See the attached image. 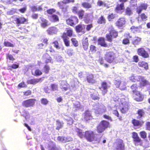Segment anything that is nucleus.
Segmentation results:
<instances>
[{
    "mask_svg": "<svg viewBox=\"0 0 150 150\" xmlns=\"http://www.w3.org/2000/svg\"><path fill=\"white\" fill-rule=\"evenodd\" d=\"M64 42L65 45L67 47L70 46V42L69 40V38L67 36L66 33H64L61 36Z\"/></svg>",
    "mask_w": 150,
    "mask_h": 150,
    "instance_id": "nucleus-22",
    "label": "nucleus"
},
{
    "mask_svg": "<svg viewBox=\"0 0 150 150\" xmlns=\"http://www.w3.org/2000/svg\"><path fill=\"white\" fill-rule=\"evenodd\" d=\"M109 127L110 123L108 121L104 120H102L97 126L96 131L98 133H101Z\"/></svg>",
    "mask_w": 150,
    "mask_h": 150,
    "instance_id": "nucleus-1",
    "label": "nucleus"
},
{
    "mask_svg": "<svg viewBox=\"0 0 150 150\" xmlns=\"http://www.w3.org/2000/svg\"><path fill=\"white\" fill-rule=\"evenodd\" d=\"M134 100L137 102L142 101L144 98L143 95L139 91L132 94Z\"/></svg>",
    "mask_w": 150,
    "mask_h": 150,
    "instance_id": "nucleus-12",
    "label": "nucleus"
},
{
    "mask_svg": "<svg viewBox=\"0 0 150 150\" xmlns=\"http://www.w3.org/2000/svg\"><path fill=\"white\" fill-rule=\"evenodd\" d=\"M36 100L35 98H30L25 100L22 102V105L25 108L33 107L34 106Z\"/></svg>",
    "mask_w": 150,
    "mask_h": 150,
    "instance_id": "nucleus-6",
    "label": "nucleus"
},
{
    "mask_svg": "<svg viewBox=\"0 0 150 150\" xmlns=\"http://www.w3.org/2000/svg\"><path fill=\"white\" fill-rule=\"evenodd\" d=\"M131 31L133 33H135L140 31L139 27L134 26H132L130 28Z\"/></svg>",
    "mask_w": 150,
    "mask_h": 150,
    "instance_id": "nucleus-39",
    "label": "nucleus"
},
{
    "mask_svg": "<svg viewBox=\"0 0 150 150\" xmlns=\"http://www.w3.org/2000/svg\"><path fill=\"white\" fill-rule=\"evenodd\" d=\"M4 45L5 46L7 47H13L14 45L8 41H5L4 43Z\"/></svg>",
    "mask_w": 150,
    "mask_h": 150,
    "instance_id": "nucleus-49",
    "label": "nucleus"
},
{
    "mask_svg": "<svg viewBox=\"0 0 150 150\" xmlns=\"http://www.w3.org/2000/svg\"><path fill=\"white\" fill-rule=\"evenodd\" d=\"M89 50L92 53H95L96 51V47L95 46L91 45L89 47Z\"/></svg>",
    "mask_w": 150,
    "mask_h": 150,
    "instance_id": "nucleus-45",
    "label": "nucleus"
},
{
    "mask_svg": "<svg viewBox=\"0 0 150 150\" xmlns=\"http://www.w3.org/2000/svg\"><path fill=\"white\" fill-rule=\"evenodd\" d=\"M141 40V38L138 37H135L132 41V43L134 45H138Z\"/></svg>",
    "mask_w": 150,
    "mask_h": 150,
    "instance_id": "nucleus-33",
    "label": "nucleus"
},
{
    "mask_svg": "<svg viewBox=\"0 0 150 150\" xmlns=\"http://www.w3.org/2000/svg\"><path fill=\"white\" fill-rule=\"evenodd\" d=\"M81 5L83 8H85L88 9L92 7L91 4L87 2H83L82 3Z\"/></svg>",
    "mask_w": 150,
    "mask_h": 150,
    "instance_id": "nucleus-40",
    "label": "nucleus"
},
{
    "mask_svg": "<svg viewBox=\"0 0 150 150\" xmlns=\"http://www.w3.org/2000/svg\"><path fill=\"white\" fill-rule=\"evenodd\" d=\"M72 11L75 14H77L78 12V8L76 6H73L72 8Z\"/></svg>",
    "mask_w": 150,
    "mask_h": 150,
    "instance_id": "nucleus-61",
    "label": "nucleus"
},
{
    "mask_svg": "<svg viewBox=\"0 0 150 150\" xmlns=\"http://www.w3.org/2000/svg\"><path fill=\"white\" fill-rule=\"evenodd\" d=\"M6 59H8L9 60L13 61L15 60V59L13 56L10 54H6Z\"/></svg>",
    "mask_w": 150,
    "mask_h": 150,
    "instance_id": "nucleus-50",
    "label": "nucleus"
},
{
    "mask_svg": "<svg viewBox=\"0 0 150 150\" xmlns=\"http://www.w3.org/2000/svg\"><path fill=\"white\" fill-rule=\"evenodd\" d=\"M67 53L69 56H71L73 54V50L71 48L68 49L67 51Z\"/></svg>",
    "mask_w": 150,
    "mask_h": 150,
    "instance_id": "nucleus-60",
    "label": "nucleus"
},
{
    "mask_svg": "<svg viewBox=\"0 0 150 150\" xmlns=\"http://www.w3.org/2000/svg\"><path fill=\"white\" fill-rule=\"evenodd\" d=\"M32 94V91L30 90H27L26 91L23 92L24 96H27L30 95Z\"/></svg>",
    "mask_w": 150,
    "mask_h": 150,
    "instance_id": "nucleus-59",
    "label": "nucleus"
},
{
    "mask_svg": "<svg viewBox=\"0 0 150 150\" xmlns=\"http://www.w3.org/2000/svg\"><path fill=\"white\" fill-rule=\"evenodd\" d=\"M18 86L20 88L26 87L27 86V85L23 81H22L19 83L18 84Z\"/></svg>",
    "mask_w": 150,
    "mask_h": 150,
    "instance_id": "nucleus-64",
    "label": "nucleus"
},
{
    "mask_svg": "<svg viewBox=\"0 0 150 150\" xmlns=\"http://www.w3.org/2000/svg\"><path fill=\"white\" fill-rule=\"evenodd\" d=\"M124 9V3H121L120 4H117V5L115 10L117 11H120L123 10Z\"/></svg>",
    "mask_w": 150,
    "mask_h": 150,
    "instance_id": "nucleus-37",
    "label": "nucleus"
},
{
    "mask_svg": "<svg viewBox=\"0 0 150 150\" xmlns=\"http://www.w3.org/2000/svg\"><path fill=\"white\" fill-rule=\"evenodd\" d=\"M41 103L44 105H47L48 103V100L45 98H42L40 100Z\"/></svg>",
    "mask_w": 150,
    "mask_h": 150,
    "instance_id": "nucleus-56",
    "label": "nucleus"
},
{
    "mask_svg": "<svg viewBox=\"0 0 150 150\" xmlns=\"http://www.w3.org/2000/svg\"><path fill=\"white\" fill-rule=\"evenodd\" d=\"M78 21L79 20L77 17L75 16H71L66 20L67 25L72 26L77 23Z\"/></svg>",
    "mask_w": 150,
    "mask_h": 150,
    "instance_id": "nucleus-8",
    "label": "nucleus"
},
{
    "mask_svg": "<svg viewBox=\"0 0 150 150\" xmlns=\"http://www.w3.org/2000/svg\"><path fill=\"white\" fill-rule=\"evenodd\" d=\"M118 37V32L116 30L112 29L109 31V33L106 34L105 38L107 41L112 42L113 40Z\"/></svg>",
    "mask_w": 150,
    "mask_h": 150,
    "instance_id": "nucleus-2",
    "label": "nucleus"
},
{
    "mask_svg": "<svg viewBox=\"0 0 150 150\" xmlns=\"http://www.w3.org/2000/svg\"><path fill=\"white\" fill-rule=\"evenodd\" d=\"M31 72L32 75L35 76H40L42 74L41 71L38 69H35L34 71H32Z\"/></svg>",
    "mask_w": 150,
    "mask_h": 150,
    "instance_id": "nucleus-35",
    "label": "nucleus"
},
{
    "mask_svg": "<svg viewBox=\"0 0 150 150\" xmlns=\"http://www.w3.org/2000/svg\"><path fill=\"white\" fill-rule=\"evenodd\" d=\"M98 44L101 46L104 47H109L112 45V44L108 45L106 43L105 38L104 37H99L98 39Z\"/></svg>",
    "mask_w": 150,
    "mask_h": 150,
    "instance_id": "nucleus-16",
    "label": "nucleus"
},
{
    "mask_svg": "<svg viewBox=\"0 0 150 150\" xmlns=\"http://www.w3.org/2000/svg\"><path fill=\"white\" fill-rule=\"evenodd\" d=\"M131 122L134 126L139 127L142 126L144 123V122L143 121H140L135 119H132Z\"/></svg>",
    "mask_w": 150,
    "mask_h": 150,
    "instance_id": "nucleus-18",
    "label": "nucleus"
},
{
    "mask_svg": "<svg viewBox=\"0 0 150 150\" xmlns=\"http://www.w3.org/2000/svg\"><path fill=\"white\" fill-rule=\"evenodd\" d=\"M30 9L32 11L34 12L41 11L42 10V8L41 6H39L38 8L36 6H33L30 7Z\"/></svg>",
    "mask_w": 150,
    "mask_h": 150,
    "instance_id": "nucleus-42",
    "label": "nucleus"
},
{
    "mask_svg": "<svg viewBox=\"0 0 150 150\" xmlns=\"http://www.w3.org/2000/svg\"><path fill=\"white\" fill-rule=\"evenodd\" d=\"M40 18L41 21L40 25L41 27L45 28L49 25L48 22L47 20L42 17H40Z\"/></svg>",
    "mask_w": 150,
    "mask_h": 150,
    "instance_id": "nucleus-25",
    "label": "nucleus"
},
{
    "mask_svg": "<svg viewBox=\"0 0 150 150\" xmlns=\"http://www.w3.org/2000/svg\"><path fill=\"white\" fill-rule=\"evenodd\" d=\"M100 112H99V114H101L103 113H104L106 111V107L104 105H103L102 106L101 108H100L99 110Z\"/></svg>",
    "mask_w": 150,
    "mask_h": 150,
    "instance_id": "nucleus-55",
    "label": "nucleus"
},
{
    "mask_svg": "<svg viewBox=\"0 0 150 150\" xmlns=\"http://www.w3.org/2000/svg\"><path fill=\"white\" fill-rule=\"evenodd\" d=\"M85 13V11L83 9H81L79 10L77 13V15L79 19H82L83 18H84V21L86 23H89L90 20L88 18V14L87 13L86 14L84 17H83Z\"/></svg>",
    "mask_w": 150,
    "mask_h": 150,
    "instance_id": "nucleus-9",
    "label": "nucleus"
},
{
    "mask_svg": "<svg viewBox=\"0 0 150 150\" xmlns=\"http://www.w3.org/2000/svg\"><path fill=\"white\" fill-rule=\"evenodd\" d=\"M85 25L81 24L77 25L75 28L76 32L77 33L83 32L85 33Z\"/></svg>",
    "mask_w": 150,
    "mask_h": 150,
    "instance_id": "nucleus-24",
    "label": "nucleus"
},
{
    "mask_svg": "<svg viewBox=\"0 0 150 150\" xmlns=\"http://www.w3.org/2000/svg\"><path fill=\"white\" fill-rule=\"evenodd\" d=\"M92 118V116L89 112H87L85 113L83 118L84 121H88L91 120Z\"/></svg>",
    "mask_w": 150,
    "mask_h": 150,
    "instance_id": "nucleus-32",
    "label": "nucleus"
},
{
    "mask_svg": "<svg viewBox=\"0 0 150 150\" xmlns=\"http://www.w3.org/2000/svg\"><path fill=\"white\" fill-rule=\"evenodd\" d=\"M138 87V86L136 83H134L131 86L130 88L132 92V94L139 91H137Z\"/></svg>",
    "mask_w": 150,
    "mask_h": 150,
    "instance_id": "nucleus-34",
    "label": "nucleus"
},
{
    "mask_svg": "<svg viewBox=\"0 0 150 150\" xmlns=\"http://www.w3.org/2000/svg\"><path fill=\"white\" fill-rule=\"evenodd\" d=\"M46 11L48 14L52 15L56 11V10L54 8H50L47 10Z\"/></svg>",
    "mask_w": 150,
    "mask_h": 150,
    "instance_id": "nucleus-58",
    "label": "nucleus"
},
{
    "mask_svg": "<svg viewBox=\"0 0 150 150\" xmlns=\"http://www.w3.org/2000/svg\"><path fill=\"white\" fill-rule=\"evenodd\" d=\"M14 21L15 22V24L17 26H19L21 24H27L28 23V20L23 16H18L15 18Z\"/></svg>",
    "mask_w": 150,
    "mask_h": 150,
    "instance_id": "nucleus-4",
    "label": "nucleus"
},
{
    "mask_svg": "<svg viewBox=\"0 0 150 150\" xmlns=\"http://www.w3.org/2000/svg\"><path fill=\"white\" fill-rule=\"evenodd\" d=\"M57 28L53 26L49 27L47 30L48 34L49 35H52L53 34H56L57 32Z\"/></svg>",
    "mask_w": 150,
    "mask_h": 150,
    "instance_id": "nucleus-29",
    "label": "nucleus"
},
{
    "mask_svg": "<svg viewBox=\"0 0 150 150\" xmlns=\"http://www.w3.org/2000/svg\"><path fill=\"white\" fill-rule=\"evenodd\" d=\"M66 34L67 37H71L73 35L72 30L70 29H67V30Z\"/></svg>",
    "mask_w": 150,
    "mask_h": 150,
    "instance_id": "nucleus-51",
    "label": "nucleus"
},
{
    "mask_svg": "<svg viewBox=\"0 0 150 150\" xmlns=\"http://www.w3.org/2000/svg\"><path fill=\"white\" fill-rule=\"evenodd\" d=\"M148 5L146 4L141 3L136 9L137 12L139 14L143 10H146L147 8Z\"/></svg>",
    "mask_w": 150,
    "mask_h": 150,
    "instance_id": "nucleus-20",
    "label": "nucleus"
},
{
    "mask_svg": "<svg viewBox=\"0 0 150 150\" xmlns=\"http://www.w3.org/2000/svg\"><path fill=\"white\" fill-rule=\"evenodd\" d=\"M82 47L85 51H86L88 49L89 43L88 38L86 37L85 38H83L82 41Z\"/></svg>",
    "mask_w": 150,
    "mask_h": 150,
    "instance_id": "nucleus-27",
    "label": "nucleus"
},
{
    "mask_svg": "<svg viewBox=\"0 0 150 150\" xmlns=\"http://www.w3.org/2000/svg\"><path fill=\"white\" fill-rule=\"evenodd\" d=\"M139 134L141 137L145 139L147 137V133L145 131H142L139 132Z\"/></svg>",
    "mask_w": 150,
    "mask_h": 150,
    "instance_id": "nucleus-44",
    "label": "nucleus"
},
{
    "mask_svg": "<svg viewBox=\"0 0 150 150\" xmlns=\"http://www.w3.org/2000/svg\"><path fill=\"white\" fill-rule=\"evenodd\" d=\"M125 15L130 16L133 14V12L131 8L129 7H127L124 11Z\"/></svg>",
    "mask_w": 150,
    "mask_h": 150,
    "instance_id": "nucleus-36",
    "label": "nucleus"
},
{
    "mask_svg": "<svg viewBox=\"0 0 150 150\" xmlns=\"http://www.w3.org/2000/svg\"><path fill=\"white\" fill-rule=\"evenodd\" d=\"M132 137L133 142L136 146H142L143 144L142 140L139 136L137 133L133 132L132 133Z\"/></svg>",
    "mask_w": 150,
    "mask_h": 150,
    "instance_id": "nucleus-5",
    "label": "nucleus"
},
{
    "mask_svg": "<svg viewBox=\"0 0 150 150\" xmlns=\"http://www.w3.org/2000/svg\"><path fill=\"white\" fill-rule=\"evenodd\" d=\"M50 19L54 22H57L59 21L58 16L56 14H52L50 16Z\"/></svg>",
    "mask_w": 150,
    "mask_h": 150,
    "instance_id": "nucleus-38",
    "label": "nucleus"
},
{
    "mask_svg": "<svg viewBox=\"0 0 150 150\" xmlns=\"http://www.w3.org/2000/svg\"><path fill=\"white\" fill-rule=\"evenodd\" d=\"M97 23L98 24H105L106 23V20L103 16H101L98 19Z\"/></svg>",
    "mask_w": 150,
    "mask_h": 150,
    "instance_id": "nucleus-43",
    "label": "nucleus"
},
{
    "mask_svg": "<svg viewBox=\"0 0 150 150\" xmlns=\"http://www.w3.org/2000/svg\"><path fill=\"white\" fill-rule=\"evenodd\" d=\"M71 40L72 44L75 47H77L79 45L78 41L77 40L76 38H72L71 39Z\"/></svg>",
    "mask_w": 150,
    "mask_h": 150,
    "instance_id": "nucleus-48",
    "label": "nucleus"
},
{
    "mask_svg": "<svg viewBox=\"0 0 150 150\" xmlns=\"http://www.w3.org/2000/svg\"><path fill=\"white\" fill-rule=\"evenodd\" d=\"M86 80L88 83H93L96 82L94 74L92 73H88L87 74Z\"/></svg>",
    "mask_w": 150,
    "mask_h": 150,
    "instance_id": "nucleus-19",
    "label": "nucleus"
},
{
    "mask_svg": "<svg viewBox=\"0 0 150 150\" xmlns=\"http://www.w3.org/2000/svg\"><path fill=\"white\" fill-rule=\"evenodd\" d=\"M121 83V81L120 80H115L114 82V84L117 88H119Z\"/></svg>",
    "mask_w": 150,
    "mask_h": 150,
    "instance_id": "nucleus-54",
    "label": "nucleus"
},
{
    "mask_svg": "<svg viewBox=\"0 0 150 150\" xmlns=\"http://www.w3.org/2000/svg\"><path fill=\"white\" fill-rule=\"evenodd\" d=\"M115 17V14L111 13V14H109L108 17L107 18L108 20L109 21H111L112 19H114Z\"/></svg>",
    "mask_w": 150,
    "mask_h": 150,
    "instance_id": "nucleus-53",
    "label": "nucleus"
},
{
    "mask_svg": "<svg viewBox=\"0 0 150 150\" xmlns=\"http://www.w3.org/2000/svg\"><path fill=\"white\" fill-rule=\"evenodd\" d=\"M138 66L141 67L143 68L144 69L146 70L149 69V67L148 63L144 61H141L138 63Z\"/></svg>",
    "mask_w": 150,
    "mask_h": 150,
    "instance_id": "nucleus-26",
    "label": "nucleus"
},
{
    "mask_svg": "<svg viewBox=\"0 0 150 150\" xmlns=\"http://www.w3.org/2000/svg\"><path fill=\"white\" fill-rule=\"evenodd\" d=\"M57 140L61 142L65 143L72 141L73 139L69 137L58 136L57 138Z\"/></svg>",
    "mask_w": 150,
    "mask_h": 150,
    "instance_id": "nucleus-17",
    "label": "nucleus"
},
{
    "mask_svg": "<svg viewBox=\"0 0 150 150\" xmlns=\"http://www.w3.org/2000/svg\"><path fill=\"white\" fill-rule=\"evenodd\" d=\"M75 0H63L62 2H58V5L60 8L62 10L67 11V7H65L62 4H66L74 2Z\"/></svg>",
    "mask_w": 150,
    "mask_h": 150,
    "instance_id": "nucleus-11",
    "label": "nucleus"
},
{
    "mask_svg": "<svg viewBox=\"0 0 150 150\" xmlns=\"http://www.w3.org/2000/svg\"><path fill=\"white\" fill-rule=\"evenodd\" d=\"M105 58L107 62L111 63L115 61L116 57L115 53L111 51L106 53Z\"/></svg>",
    "mask_w": 150,
    "mask_h": 150,
    "instance_id": "nucleus-3",
    "label": "nucleus"
},
{
    "mask_svg": "<svg viewBox=\"0 0 150 150\" xmlns=\"http://www.w3.org/2000/svg\"><path fill=\"white\" fill-rule=\"evenodd\" d=\"M140 17L142 21H144L147 20L148 17L145 13H143L140 15Z\"/></svg>",
    "mask_w": 150,
    "mask_h": 150,
    "instance_id": "nucleus-52",
    "label": "nucleus"
},
{
    "mask_svg": "<svg viewBox=\"0 0 150 150\" xmlns=\"http://www.w3.org/2000/svg\"><path fill=\"white\" fill-rule=\"evenodd\" d=\"M108 87L109 86L106 81H103L101 83V87L99 88L101 90L102 93L103 95L107 93Z\"/></svg>",
    "mask_w": 150,
    "mask_h": 150,
    "instance_id": "nucleus-14",
    "label": "nucleus"
},
{
    "mask_svg": "<svg viewBox=\"0 0 150 150\" xmlns=\"http://www.w3.org/2000/svg\"><path fill=\"white\" fill-rule=\"evenodd\" d=\"M56 129L57 130H59L60 129L62 128L63 122H60L59 120H57L56 121Z\"/></svg>",
    "mask_w": 150,
    "mask_h": 150,
    "instance_id": "nucleus-41",
    "label": "nucleus"
},
{
    "mask_svg": "<svg viewBox=\"0 0 150 150\" xmlns=\"http://www.w3.org/2000/svg\"><path fill=\"white\" fill-rule=\"evenodd\" d=\"M126 23V19L125 18L121 17L119 18L115 23L116 26L119 28L123 27Z\"/></svg>",
    "mask_w": 150,
    "mask_h": 150,
    "instance_id": "nucleus-13",
    "label": "nucleus"
},
{
    "mask_svg": "<svg viewBox=\"0 0 150 150\" xmlns=\"http://www.w3.org/2000/svg\"><path fill=\"white\" fill-rule=\"evenodd\" d=\"M119 88L122 90H125L126 88V87L125 84L124 83H121Z\"/></svg>",
    "mask_w": 150,
    "mask_h": 150,
    "instance_id": "nucleus-63",
    "label": "nucleus"
},
{
    "mask_svg": "<svg viewBox=\"0 0 150 150\" xmlns=\"http://www.w3.org/2000/svg\"><path fill=\"white\" fill-rule=\"evenodd\" d=\"M51 88L53 91L57 90L58 89L57 85L53 83L51 85Z\"/></svg>",
    "mask_w": 150,
    "mask_h": 150,
    "instance_id": "nucleus-62",
    "label": "nucleus"
},
{
    "mask_svg": "<svg viewBox=\"0 0 150 150\" xmlns=\"http://www.w3.org/2000/svg\"><path fill=\"white\" fill-rule=\"evenodd\" d=\"M84 137L88 141L91 142L95 139V134L91 130H87L85 131Z\"/></svg>",
    "mask_w": 150,
    "mask_h": 150,
    "instance_id": "nucleus-7",
    "label": "nucleus"
},
{
    "mask_svg": "<svg viewBox=\"0 0 150 150\" xmlns=\"http://www.w3.org/2000/svg\"><path fill=\"white\" fill-rule=\"evenodd\" d=\"M136 113L138 115L137 118L140 119L144 116L145 114V112L143 109H140L137 110Z\"/></svg>",
    "mask_w": 150,
    "mask_h": 150,
    "instance_id": "nucleus-28",
    "label": "nucleus"
},
{
    "mask_svg": "<svg viewBox=\"0 0 150 150\" xmlns=\"http://www.w3.org/2000/svg\"><path fill=\"white\" fill-rule=\"evenodd\" d=\"M114 144H115L116 145L114 150H125V144L122 139H117Z\"/></svg>",
    "mask_w": 150,
    "mask_h": 150,
    "instance_id": "nucleus-10",
    "label": "nucleus"
},
{
    "mask_svg": "<svg viewBox=\"0 0 150 150\" xmlns=\"http://www.w3.org/2000/svg\"><path fill=\"white\" fill-rule=\"evenodd\" d=\"M145 129L150 131V122H147L145 125Z\"/></svg>",
    "mask_w": 150,
    "mask_h": 150,
    "instance_id": "nucleus-57",
    "label": "nucleus"
},
{
    "mask_svg": "<svg viewBox=\"0 0 150 150\" xmlns=\"http://www.w3.org/2000/svg\"><path fill=\"white\" fill-rule=\"evenodd\" d=\"M139 82V86L140 87H144L150 84L149 82L144 79V77L141 76Z\"/></svg>",
    "mask_w": 150,
    "mask_h": 150,
    "instance_id": "nucleus-23",
    "label": "nucleus"
},
{
    "mask_svg": "<svg viewBox=\"0 0 150 150\" xmlns=\"http://www.w3.org/2000/svg\"><path fill=\"white\" fill-rule=\"evenodd\" d=\"M78 135L81 138H82L84 137V133L82 132V130L77 129V130L76 131Z\"/></svg>",
    "mask_w": 150,
    "mask_h": 150,
    "instance_id": "nucleus-46",
    "label": "nucleus"
},
{
    "mask_svg": "<svg viewBox=\"0 0 150 150\" xmlns=\"http://www.w3.org/2000/svg\"><path fill=\"white\" fill-rule=\"evenodd\" d=\"M50 69V68L49 66L47 65H45L43 67L44 72L45 74H48Z\"/></svg>",
    "mask_w": 150,
    "mask_h": 150,
    "instance_id": "nucleus-47",
    "label": "nucleus"
},
{
    "mask_svg": "<svg viewBox=\"0 0 150 150\" xmlns=\"http://www.w3.org/2000/svg\"><path fill=\"white\" fill-rule=\"evenodd\" d=\"M43 80L42 78L33 79L28 80L27 83L28 84L35 85L38 83L41 82Z\"/></svg>",
    "mask_w": 150,
    "mask_h": 150,
    "instance_id": "nucleus-21",
    "label": "nucleus"
},
{
    "mask_svg": "<svg viewBox=\"0 0 150 150\" xmlns=\"http://www.w3.org/2000/svg\"><path fill=\"white\" fill-rule=\"evenodd\" d=\"M91 99L94 100H99L100 99V96L97 91L95 92L90 95Z\"/></svg>",
    "mask_w": 150,
    "mask_h": 150,
    "instance_id": "nucleus-31",
    "label": "nucleus"
},
{
    "mask_svg": "<svg viewBox=\"0 0 150 150\" xmlns=\"http://www.w3.org/2000/svg\"><path fill=\"white\" fill-rule=\"evenodd\" d=\"M123 106L120 109V111L122 113H125L127 112L129 109V102L126 101L122 102Z\"/></svg>",
    "mask_w": 150,
    "mask_h": 150,
    "instance_id": "nucleus-15",
    "label": "nucleus"
},
{
    "mask_svg": "<svg viewBox=\"0 0 150 150\" xmlns=\"http://www.w3.org/2000/svg\"><path fill=\"white\" fill-rule=\"evenodd\" d=\"M43 57L45 59V63L46 64L48 63H53V62H52L51 57L47 53L45 54L43 56Z\"/></svg>",
    "mask_w": 150,
    "mask_h": 150,
    "instance_id": "nucleus-30",
    "label": "nucleus"
}]
</instances>
